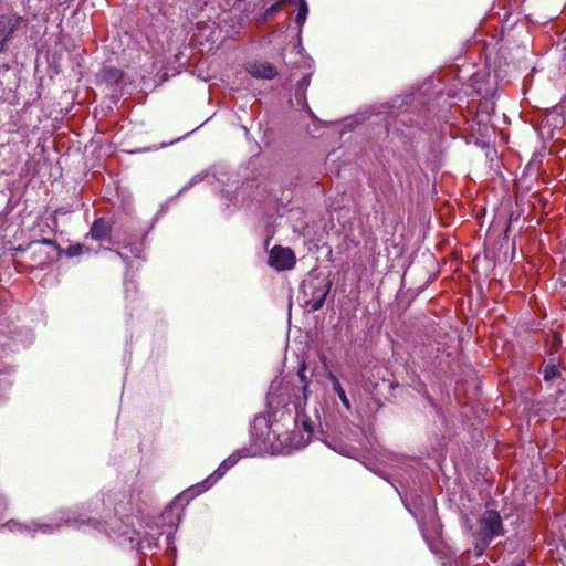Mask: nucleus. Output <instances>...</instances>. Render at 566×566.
Instances as JSON below:
<instances>
[{
	"label": "nucleus",
	"instance_id": "423d86ee",
	"mask_svg": "<svg viewBox=\"0 0 566 566\" xmlns=\"http://www.w3.org/2000/svg\"><path fill=\"white\" fill-rule=\"evenodd\" d=\"M295 422L296 427L302 428L303 431L306 433V438L302 436L301 440L295 442L296 448H302L308 442L310 437L313 433V423L311 419H308L305 415H298Z\"/></svg>",
	"mask_w": 566,
	"mask_h": 566
},
{
	"label": "nucleus",
	"instance_id": "f8f14e48",
	"mask_svg": "<svg viewBox=\"0 0 566 566\" xmlns=\"http://www.w3.org/2000/svg\"><path fill=\"white\" fill-rule=\"evenodd\" d=\"M559 374V370L558 368L555 366V365H548L544 368L543 370V376H544V379L549 381L552 379H554L555 377H557Z\"/></svg>",
	"mask_w": 566,
	"mask_h": 566
},
{
	"label": "nucleus",
	"instance_id": "9d476101",
	"mask_svg": "<svg viewBox=\"0 0 566 566\" xmlns=\"http://www.w3.org/2000/svg\"><path fill=\"white\" fill-rule=\"evenodd\" d=\"M328 292H329V285H326L324 287V290L322 291V294L317 298L307 302V304L311 306L312 311H318L319 308L323 307Z\"/></svg>",
	"mask_w": 566,
	"mask_h": 566
},
{
	"label": "nucleus",
	"instance_id": "f257e3e1",
	"mask_svg": "<svg viewBox=\"0 0 566 566\" xmlns=\"http://www.w3.org/2000/svg\"><path fill=\"white\" fill-rule=\"evenodd\" d=\"M503 524L499 512L493 510L485 511L475 527H471V534L474 538L475 557H481L489 544L497 536L503 535Z\"/></svg>",
	"mask_w": 566,
	"mask_h": 566
},
{
	"label": "nucleus",
	"instance_id": "1a4fd4ad",
	"mask_svg": "<svg viewBox=\"0 0 566 566\" xmlns=\"http://www.w3.org/2000/svg\"><path fill=\"white\" fill-rule=\"evenodd\" d=\"M20 23V18H2L0 19V28L7 32L4 35V41H7L10 35L17 30Z\"/></svg>",
	"mask_w": 566,
	"mask_h": 566
},
{
	"label": "nucleus",
	"instance_id": "9b49d317",
	"mask_svg": "<svg viewBox=\"0 0 566 566\" xmlns=\"http://www.w3.org/2000/svg\"><path fill=\"white\" fill-rule=\"evenodd\" d=\"M296 1L298 4V13L296 17V22L302 25L307 17L308 9H307V4H306L305 0H296Z\"/></svg>",
	"mask_w": 566,
	"mask_h": 566
},
{
	"label": "nucleus",
	"instance_id": "2eb2a0df",
	"mask_svg": "<svg viewBox=\"0 0 566 566\" xmlns=\"http://www.w3.org/2000/svg\"><path fill=\"white\" fill-rule=\"evenodd\" d=\"M40 530L43 532V533H51L55 530V527L51 526V525H41L40 526Z\"/></svg>",
	"mask_w": 566,
	"mask_h": 566
},
{
	"label": "nucleus",
	"instance_id": "f3484780",
	"mask_svg": "<svg viewBox=\"0 0 566 566\" xmlns=\"http://www.w3.org/2000/svg\"><path fill=\"white\" fill-rule=\"evenodd\" d=\"M298 376H300L301 380H302L303 382H305L304 369H301V370H300Z\"/></svg>",
	"mask_w": 566,
	"mask_h": 566
},
{
	"label": "nucleus",
	"instance_id": "4468645a",
	"mask_svg": "<svg viewBox=\"0 0 566 566\" xmlns=\"http://www.w3.org/2000/svg\"><path fill=\"white\" fill-rule=\"evenodd\" d=\"M82 250H83V247L77 244V245H71L69 248V254L70 255H78L82 253Z\"/></svg>",
	"mask_w": 566,
	"mask_h": 566
},
{
	"label": "nucleus",
	"instance_id": "f03ea898",
	"mask_svg": "<svg viewBox=\"0 0 566 566\" xmlns=\"http://www.w3.org/2000/svg\"><path fill=\"white\" fill-rule=\"evenodd\" d=\"M296 258L290 248L275 245L269 254V265L277 271H286L294 268Z\"/></svg>",
	"mask_w": 566,
	"mask_h": 566
},
{
	"label": "nucleus",
	"instance_id": "0eeeda50",
	"mask_svg": "<svg viewBox=\"0 0 566 566\" xmlns=\"http://www.w3.org/2000/svg\"><path fill=\"white\" fill-rule=\"evenodd\" d=\"M111 227L104 219H97L93 222L90 235L95 240H104L109 235Z\"/></svg>",
	"mask_w": 566,
	"mask_h": 566
},
{
	"label": "nucleus",
	"instance_id": "ddd939ff",
	"mask_svg": "<svg viewBox=\"0 0 566 566\" xmlns=\"http://www.w3.org/2000/svg\"><path fill=\"white\" fill-rule=\"evenodd\" d=\"M295 0H279L275 4L268 9L266 13L272 14L275 11L282 9L284 6L294 2Z\"/></svg>",
	"mask_w": 566,
	"mask_h": 566
},
{
	"label": "nucleus",
	"instance_id": "20e7f679",
	"mask_svg": "<svg viewBox=\"0 0 566 566\" xmlns=\"http://www.w3.org/2000/svg\"><path fill=\"white\" fill-rule=\"evenodd\" d=\"M40 245H50L52 251H59L57 243L52 239H42L40 241H34L29 244V247H39L34 253L38 254V258H34V261L42 265L50 262L53 259V254L51 252L44 251Z\"/></svg>",
	"mask_w": 566,
	"mask_h": 566
},
{
	"label": "nucleus",
	"instance_id": "39448f33",
	"mask_svg": "<svg viewBox=\"0 0 566 566\" xmlns=\"http://www.w3.org/2000/svg\"><path fill=\"white\" fill-rule=\"evenodd\" d=\"M238 461L235 454L228 457L219 468L205 481L207 484L205 489L210 488L217 480H219L230 468H232Z\"/></svg>",
	"mask_w": 566,
	"mask_h": 566
},
{
	"label": "nucleus",
	"instance_id": "7ed1b4c3",
	"mask_svg": "<svg viewBox=\"0 0 566 566\" xmlns=\"http://www.w3.org/2000/svg\"><path fill=\"white\" fill-rule=\"evenodd\" d=\"M247 71L256 78L272 80L277 75L276 69L271 63L264 61L249 63Z\"/></svg>",
	"mask_w": 566,
	"mask_h": 566
},
{
	"label": "nucleus",
	"instance_id": "dca6fc26",
	"mask_svg": "<svg viewBox=\"0 0 566 566\" xmlns=\"http://www.w3.org/2000/svg\"><path fill=\"white\" fill-rule=\"evenodd\" d=\"M301 84L304 85V86H307L310 84L308 77H303L302 81H301Z\"/></svg>",
	"mask_w": 566,
	"mask_h": 566
},
{
	"label": "nucleus",
	"instance_id": "6e6552de",
	"mask_svg": "<svg viewBox=\"0 0 566 566\" xmlns=\"http://www.w3.org/2000/svg\"><path fill=\"white\" fill-rule=\"evenodd\" d=\"M327 378L331 380L333 390L337 394L338 398L340 399L344 407L349 410L350 409V402L346 396L345 390L343 389L338 378L333 374L328 373Z\"/></svg>",
	"mask_w": 566,
	"mask_h": 566
}]
</instances>
